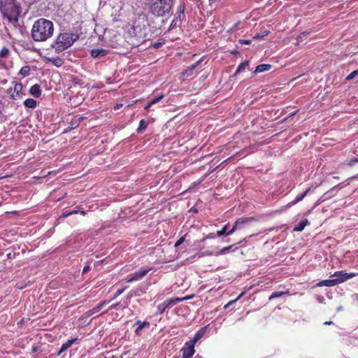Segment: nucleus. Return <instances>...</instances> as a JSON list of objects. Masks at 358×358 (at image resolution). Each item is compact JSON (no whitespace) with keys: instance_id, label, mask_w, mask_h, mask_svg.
Returning a JSON list of instances; mask_svg holds the SVG:
<instances>
[{"instance_id":"obj_37","label":"nucleus","mask_w":358,"mask_h":358,"mask_svg":"<svg viewBox=\"0 0 358 358\" xmlns=\"http://www.w3.org/2000/svg\"><path fill=\"white\" fill-rule=\"evenodd\" d=\"M239 43L241 44L250 45V44H251V41L248 40V39H241L239 41Z\"/></svg>"},{"instance_id":"obj_45","label":"nucleus","mask_w":358,"mask_h":358,"mask_svg":"<svg viewBox=\"0 0 358 358\" xmlns=\"http://www.w3.org/2000/svg\"><path fill=\"white\" fill-rule=\"evenodd\" d=\"M297 112H298V110H296V111L293 112L292 113H291V114L289 115V117H286V118H285V119L283 120V122H285L286 120H287L289 117H292V116H294V115H296Z\"/></svg>"},{"instance_id":"obj_19","label":"nucleus","mask_w":358,"mask_h":358,"mask_svg":"<svg viewBox=\"0 0 358 358\" xmlns=\"http://www.w3.org/2000/svg\"><path fill=\"white\" fill-rule=\"evenodd\" d=\"M205 332V328L200 329L199 331H196V333L194 334L193 339L190 341L189 343H192V344L195 345V343L203 336Z\"/></svg>"},{"instance_id":"obj_29","label":"nucleus","mask_w":358,"mask_h":358,"mask_svg":"<svg viewBox=\"0 0 358 358\" xmlns=\"http://www.w3.org/2000/svg\"><path fill=\"white\" fill-rule=\"evenodd\" d=\"M164 95L163 94H161L157 96L152 98L149 101L153 106L157 103L160 100H162L164 98Z\"/></svg>"},{"instance_id":"obj_6","label":"nucleus","mask_w":358,"mask_h":358,"mask_svg":"<svg viewBox=\"0 0 358 358\" xmlns=\"http://www.w3.org/2000/svg\"><path fill=\"white\" fill-rule=\"evenodd\" d=\"M191 298H192V296H185L183 298L175 297V298H172V299H168L166 301H164L163 303L158 305L157 313L162 314L165 311L166 308H167L168 307L171 306L178 302H181L182 301L188 300Z\"/></svg>"},{"instance_id":"obj_44","label":"nucleus","mask_w":358,"mask_h":358,"mask_svg":"<svg viewBox=\"0 0 358 358\" xmlns=\"http://www.w3.org/2000/svg\"><path fill=\"white\" fill-rule=\"evenodd\" d=\"M245 292H242L237 297L236 299H235L234 300H236V301H237L238 300H239L241 298H242L244 294H245Z\"/></svg>"},{"instance_id":"obj_13","label":"nucleus","mask_w":358,"mask_h":358,"mask_svg":"<svg viewBox=\"0 0 358 358\" xmlns=\"http://www.w3.org/2000/svg\"><path fill=\"white\" fill-rule=\"evenodd\" d=\"M312 187H313V186L308 187L303 193H302L300 195L296 196V197L293 201L289 202L287 204V206L290 207V206H292L298 203L299 202L301 201L306 196V195L311 191Z\"/></svg>"},{"instance_id":"obj_48","label":"nucleus","mask_w":358,"mask_h":358,"mask_svg":"<svg viewBox=\"0 0 358 358\" xmlns=\"http://www.w3.org/2000/svg\"><path fill=\"white\" fill-rule=\"evenodd\" d=\"M80 212L83 215H85L86 214V212L85 210H80Z\"/></svg>"},{"instance_id":"obj_54","label":"nucleus","mask_w":358,"mask_h":358,"mask_svg":"<svg viewBox=\"0 0 358 358\" xmlns=\"http://www.w3.org/2000/svg\"><path fill=\"white\" fill-rule=\"evenodd\" d=\"M32 351H34H34H36V348L33 347V348H32Z\"/></svg>"},{"instance_id":"obj_56","label":"nucleus","mask_w":358,"mask_h":358,"mask_svg":"<svg viewBox=\"0 0 358 358\" xmlns=\"http://www.w3.org/2000/svg\"><path fill=\"white\" fill-rule=\"evenodd\" d=\"M132 104H133V103H131V105H132ZM130 106H131V104H129V105H127V108H129Z\"/></svg>"},{"instance_id":"obj_5","label":"nucleus","mask_w":358,"mask_h":358,"mask_svg":"<svg viewBox=\"0 0 358 358\" xmlns=\"http://www.w3.org/2000/svg\"><path fill=\"white\" fill-rule=\"evenodd\" d=\"M129 43L133 46H138L146 41L145 29L140 26H133L127 33Z\"/></svg>"},{"instance_id":"obj_51","label":"nucleus","mask_w":358,"mask_h":358,"mask_svg":"<svg viewBox=\"0 0 358 358\" xmlns=\"http://www.w3.org/2000/svg\"><path fill=\"white\" fill-rule=\"evenodd\" d=\"M77 122H78V120H76L75 122H73H73L71 123V125H73L74 124H77Z\"/></svg>"},{"instance_id":"obj_52","label":"nucleus","mask_w":358,"mask_h":358,"mask_svg":"<svg viewBox=\"0 0 358 358\" xmlns=\"http://www.w3.org/2000/svg\"><path fill=\"white\" fill-rule=\"evenodd\" d=\"M77 122H78V120H76L75 122H73H73L71 123V125H73L74 124H77Z\"/></svg>"},{"instance_id":"obj_25","label":"nucleus","mask_w":358,"mask_h":358,"mask_svg":"<svg viewBox=\"0 0 358 358\" xmlns=\"http://www.w3.org/2000/svg\"><path fill=\"white\" fill-rule=\"evenodd\" d=\"M147 127L148 123L144 120H141L136 129V132L138 134L143 133L146 129Z\"/></svg>"},{"instance_id":"obj_21","label":"nucleus","mask_w":358,"mask_h":358,"mask_svg":"<svg viewBox=\"0 0 358 358\" xmlns=\"http://www.w3.org/2000/svg\"><path fill=\"white\" fill-rule=\"evenodd\" d=\"M234 245H231L224 247V248H222L220 251H218L216 254H213V252H206V255H210V256L211 255L218 256V255H221L223 254H226L227 252H228L229 251H230L232 249Z\"/></svg>"},{"instance_id":"obj_35","label":"nucleus","mask_w":358,"mask_h":358,"mask_svg":"<svg viewBox=\"0 0 358 358\" xmlns=\"http://www.w3.org/2000/svg\"><path fill=\"white\" fill-rule=\"evenodd\" d=\"M120 302H118V303H114L113 305H111L108 310H113V309H115V310H118L119 308H120Z\"/></svg>"},{"instance_id":"obj_30","label":"nucleus","mask_w":358,"mask_h":358,"mask_svg":"<svg viewBox=\"0 0 358 358\" xmlns=\"http://www.w3.org/2000/svg\"><path fill=\"white\" fill-rule=\"evenodd\" d=\"M30 71V68L28 66H24L21 68L20 70L19 74L22 75V76H27L29 75Z\"/></svg>"},{"instance_id":"obj_32","label":"nucleus","mask_w":358,"mask_h":358,"mask_svg":"<svg viewBox=\"0 0 358 358\" xmlns=\"http://www.w3.org/2000/svg\"><path fill=\"white\" fill-rule=\"evenodd\" d=\"M358 75V71L357 70H355L354 71H352V73H350L345 78L346 80H352L354 78H355L356 76Z\"/></svg>"},{"instance_id":"obj_15","label":"nucleus","mask_w":358,"mask_h":358,"mask_svg":"<svg viewBox=\"0 0 358 358\" xmlns=\"http://www.w3.org/2000/svg\"><path fill=\"white\" fill-rule=\"evenodd\" d=\"M338 281L336 278L321 280L317 284V287H333L338 285Z\"/></svg>"},{"instance_id":"obj_33","label":"nucleus","mask_w":358,"mask_h":358,"mask_svg":"<svg viewBox=\"0 0 358 358\" xmlns=\"http://www.w3.org/2000/svg\"><path fill=\"white\" fill-rule=\"evenodd\" d=\"M186 234L182 237H180L175 243L174 247L177 248L179 247L185 240Z\"/></svg>"},{"instance_id":"obj_43","label":"nucleus","mask_w":358,"mask_h":358,"mask_svg":"<svg viewBox=\"0 0 358 358\" xmlns=\"http://www.w3.org/2000/svg\"><path fill=\"white\" fill-rule=\"evenodd\" d=\"M90 268V266H85L83 269V273H87L89 271Z\"/></svg>"},{"instance_id":"obj_50","label":"nucleus","mask_w":358,"mask_h":358,"mask_svg":"<svg viewBox=\"0 0 358 358\" xmlns=\"http://www.w3.org/2000/svg\"><path fill=\"white\" fill-rule=\"evenodd\" d=\"M238 73H236V71L233 74L232 77H236L237 76Z\"/></svg>"},{"instance_id":"obj_49","label":"nucleus","mask_w":358,"mask_h":358,"mask_svg":"<svg viewBox=\"0 0 358 358\" xmlns=\"http://www.w3.org/2000/svg\"><path fill=\"white\" fill-rule=\"evenodd\" d=\"M213 237H214L213 235H211V236H208L207 237H206L205 238H203V241H205L206 238H213Z\"/></svg>"},{"instance_id":"obj_1","label":"nucleus","mask_w":358,"mask_h":358,"mask_svg":"<svg viewBox=\"0 0 358 358\" xmlns=\"http://www.w3.org/2000/svg\"><path fill=\"white\" fill-rule=\"evenodd\" d=\"M54 30V24L52 21L40 18L34 23L31 35L34 41L43 42L52 37Z\"/></svg>"},{"instance_id":"obj_39","label":"nucleus","mask_w":358,"mask_h":358,"mask_svg":"<svg viewBox=\"0 0 358 358\" xmlns=\"http://www.w3.org/2000/svg\"><path fill=\"white\" fill-rule=\"evenodd\" d=\"M236 301V300H231L230 301H229L224 306V309H227L228 308H229L231 305H233Z\"/></svg>"},{"instance_id":"obj_31","label":"nucleus","mask_w":358,"mask_h":358,"mask_svg":"<svg viewBox=\"0 0 358 358\" xmlns=\"http://www.w3.org/2000/svg\"><path fill=\"white\" fill-rule=\"evenodd\" d=\"M9 52V50L7 48H3L0 51V57L2 58L7 57Z\"/></svg>"},{"instance_id":"obj_58","label":"nucleus","mask_w":358,"mask_h":358,"mask_svg":"<svg viewBox=\"0 0 358 358\" xmlns=\"http://www.w3.org/2000/svg\"><path fill=\"white\" fill-rule=\"evenodd\" d=\"M356 274H357V275H358V273H356Z\"/></svg>"},{"instance_id":"obj_3","label":"nucleus","mask_w":358,"mask_h":358,"mask_svg":"<svg viewBox=\"0 0 358 358\" xmlns=\"http://www.w3.org/2000/svg\"><path fill=\"white\" fill-rule=\"evenodd\" d=\"M173 5V0H150V11L155 16L163 17L170 13Z\"/></svg>"},{"instance_id":"obj_12","label":"nucleus","mask_w":358,"mask_h":358,"mask_svg":"<svg viewBox=\"0 0 358 358\" xmlns=\"http://www.w3.org/2000/svg\"><path fill=\"white\" fill-rule=\"evenodd\" d=\"M186 348L182 349V358H190L195 352L194 345L192 343H186Z\"/></svg>"},{"instance_id":"obj_46","label":"nucleus","mask_w":358,"mask_h":358,"mask_svg":"<svg viewBox=\"0 0 358 358\" xmlns=\"http://www.w3.org/2000/svg\"><path fill=\"white\" fill-rule=\"evenodd\" d=\"M152 105L150 103V102L149 101L146 105L144 107V109L145 110H147L150 107H151Z\"/></svg>"},{"instance_id":"obj_24","label":"nucleus","mask_w":358,"mask_h":358,"mask_svg":"<svg viewBox=\"0 0 358 358\" xmlns=\"http://www.w3.org/2000/svg\"><path fill=\"white\" fill-rule=\"evenodd\" d=\"M24 105L28 108H34L36 107L37 102L35 99L29 98L24 100Z\"/></svg>"},{"instance_id":"obj_20","label":"nucleus","mask_w":358,"mask_h":358,"mask_svg":"<svg viewBox=\"0 0 358 358\" xmlns=\"http://www.w3.org/2000/svg\"><path fill=\"white\" fill-rule=\"evenodd\" d=\"M136 324H138L137 328L135 329V333L136 334H139L141 330L145 327H150V322L147 321L141 322V320H138L136 322Z\"/></svg>"},{"instance_id":"obj_17","label":"nucleus","mask_w":358,"mask_h":358,"mask_svg":"<svg viewBox=\"0 0 358 358\" xmlns=\"http://www.w3.org/2000/svg\"><path fill=\"white\" fill-rule=\"evenodd\" d=\"M30 94L36 98L39 97L41 95V87L38 84H35L30 87Z\"/></svg>"},{"instance_id":"obj_23","label":"nucleus","mask_w":358,"mask_h":358,"mask_svg":"<svg viewBox=\"0 0 358 358\" xmlns=\"http://www.w3.org/2000/svg\"><path fill=\"white\" fill-rule=\"evenodd\" d=\"M271 69V65L268 64H259L256 67L255 73H262L269 71Z\"/></svg>"},{"instance_id":"obj_10","label":"nucleus","mask_w":358,"mask_h":358,"mask_svg":"<svg viewBox=\"0 0 358 358\" xmlns=\"http://www.w3.org/2000/svg\"><path fill=\"white\" fill-rule=\"evenodd\" d=\"M332 276H338L339 278H337L336 279L338 280V284H340L341 282H343L346 281L348 279L352 278L355 276H357L356 273H344L343 271H336L334 273V274Z\"/></svg>"},{"instance_id":"obj_47","label":"nucleus","mask_w":358,"mask_h":358,"mask_svg":"<svg viewBox=\"0 0 358 358\" xmlns=\"http://www.w3.org/2000/svg\"><path fill=\"white\" fill-rule=\"evenodd\" d=\"M333 324V322H331V321L325 322L324 323V324H325V325H330V324Z\"/></svg>"},{"instance_id":"obj_11","label":"nucleus","mask_w":358,"mask_h":358,"mask_svg":"<svg viewBox=\"0 0 358 358\" xmlns=\"http://www.w3.org/2000/svg\"><path fill=\"white\" fill-rule=\"evenodd\" d=\"M204 57H201L199 61H197L195 64L189 66L187 69H185L182 72V76L185 78L191 77L195 73L196 69L201 64V63L203 61Z\"/></svg>"},{"instance_id":"obj_53","label":"nucleus","mask_w":358,"mask_h":358,"mask_svg":"<svg viewBox=\"0 0 358 358\" xmlns=\"http://www.w3.org/2000/svg\"><path fill=\"white\" fill-rule=\"evenodd\" d=\"M77 122H78V120H76L75 122H73H73L71 123V125H73L74 124H77Z\"/></svg>"},{"instance_id":"obj_27","label":"nucleus","mask_w":358,"mask_h":358,"mask_svg":"<svg viewBox=\"0 0 358 358\" xmlns=\"http://www.w3.org/2000/svg\"><path fill=\"white\" fill-rule=\"evenodd\" d=\"M289 292H273L268 297V299L269 300H272L275 298H278V297H280L285 294H288Z\"/></svg>"},{"instance_id":"obj_18","label":"nucleus","mask_w":358,"mask_h":358,"mask_svg":"<svg viewBox=\"0 0 358 358\" xmlns=\"http://www.w3.org/2000/svg\"><path fill=\"white\" fill-rule=\"evenodd\" d=\"M77 340V338H73L71 340H68L66 343H63L60 350L57 352V355H60L62 352L66 351L68 348H69Z\"/></svg>"},{"instance_id":"obj_2","label":"nucleus","mask_w":358,"mask_h":358,"mask_svg":"<svg viewBox=\"0 0 358 358\" xmlns=\"http://www.w3.org/2000/svg\"><path fill=\"white\" fill-rule=\"evenodd\" d=\"M0 11L9 22L16 23L19 20L22 8L16 0H1Z\"/></svg>"},{"instance_id":"obj_42","label":"nucleus","mask_w":358,"mask_h":358,"mask_svg":"<svg viewBox=\"0 0 358 358\" xmlns=\"http://www.w3.org/2000/svg\"><path fill=\"white\" fill-rule=\"evenodd\" d=\"M132 296H133V295H132V294H129L128 295V296H127V301L124 302V303H125V306H125V307H127V306H128V305H129V299H130V298H131V297H132Z\"/></svg>"},{"instance_id":"obj_38","label":"nucleus","mask_w":358,"mask_h":358,"mask_svg":"<svg viewBox=\"0 0 358 358\" xmlns=\"http://www.w3.org/2000/svg\"><path fill=\"white\" fill-rule=\"evenodd\" d=\"M126 288H127V287H124V288H122V289H118V290L116 292L115 295V296H114V298H113V299H115V298H116L117 296H118L121 295V294L124 292V291L125 290V289H126Z\"/></svg>"},{"instance_id":"obj_14","label":"nucleus","mask_w":358,"mask_h":358,"mask_svg":"<svg viewBox=\"0 0 358 358\" xmlns=\"http://www.w3.org/2000/svg\"><path fill=\"white\" fill-rule=\"evenodd\" d=\"M108 303V301L104 300V301H101L99 303L97 304V306H96L94 308L92 309H90L89 310H87L86 312V315L87 317H90V316H92L93 315H94L95 313H96L97 312H99V310H101V309L102 308V307L107 304Z\"/></svg>"},{"instance_id":"obj_4","label":"nucleus","mask_w":358,"mask_h":358,"mask_svg":"<svg viewBox=\"0 0 358 358\" xmlns=\"http://www.w3.org/2000/svg\"><path fill=\"white\" fill-rule=\"evenodd\" d=\"M78 39V35L71 32L59 34L56 39V48L57 51H63L71 47Z\"/></svg>"},{"instance_id":"obj_22","label":"nucleus","mask_w":358,"mask_h":358,"mask_svg":"<svg viewBox=\"0 0 358 358\" xmlns=\"http://www.w3.org/2000/svg\"><path fill=\"white\" fill-rule=\"evenodd\" d=\"M308 219H305L301 222H299L294 228V231H302L304 228L306 227V226L308 224Z\"/></svg>"},{"instance_id":"obj_9","label":"nucleus","mask_w":358,"mask_h":358,"mask_svg":"<svg viewBox=\"0 0 358 358\" xmlns=\"http://www.w3.org/2000/svg\"><path fill=\"white\" fill-rule=\"evenodd\" d=\"M22 85L20 83H16L13 87H10L8 92L10 94V97L13 100L18 99L22 97Z\"/></svg>"},{"instance_id":"obj_34","label":"nucleus","mask_w":358,"mask_h":358,"mask_svg":"<svg viewBox=\"0 0 358 358\" xmlns=\"http://www.w3.org/2000/svg\"><path fill=\"white\" fill-rule=\"evenodd\" d=\"M308 35H309V32H307V31H303L302 32L299 36H298V37L296 38V40L298 42H301L302 41V38L304 37V36H307Z\"/></svg>"},{"instance_id":"obj_8","label":"nucleus","mask_w":358,"mask_h":358,"mask_svg":"<svg viewBox=\"0 0 358 358\" xmlns=\"http://www.w3.org/2000/svg\"><path fill=\"white\" fill-rule=\"evenodd\" d=\"M152 270V268H141L134 273L130 275V278L127 280V282H132L137 281L144 278L149 271Z\"/></svg>"},{"instance_id":"obj_26","label":"nucleus","mask_w":358,"mask_h":358,"mask_svg":"<svg viewBox=\"0 0 358 358\" xmlns=\"http://www.w3.org/2000/svg\"><path fill=\"white\" fill-rule=\"evenodd\" d=\"M228 227V224L224 225L220 230L217 231V236H229L231 235L232 234H229V231H227Z\"/></svg>"},{"instance_id":"obj_16","label":"nucleus","mask_w":358,"mask_h":358,"mask_svg":"<svg viewBox=\"0 0 358 358\" xmlns=\"http://www.w3.org/2000/svg\"><path fill=\"white\" fill-rule=\"evenodd\" d=\"M108 50L105 49H93L91 50V56L93 58L102 57L107 55Z\"/></svg>"},{"instance_id":"obj_28","label":"nucleus","mask_w":358,"mask_h":358,"mask_svg":"<svg viewBox=\"0 0 358 358\" xmlns=\"http://www.w3.org/2000/svg\"><path fill=\"white\" fill-rule=\"evenodd\" d=\"M249 66V61H245L240 64L236 69V73H239L241 71H244L246 67Z\"/></svg>"},{"instance_id":"obj_57","label":"nucleus","mask_w":358,"mask_h":358,"mask_svg":"<svg viewBox=\"0 0 358 358\" xmlns=\"http://www.w3.org/2000/svg\"><path fill=\"white\" fill-rule=\"evenodd\" d=\"M3 178V176L0 177V178Z\"/></svg>"},{"instance_id":"obj_7","label":"nucleus","mask_w":358,"mask_h":358,"mask_svg":"<svg viewBox=\"0 0 358 358\" xmlns=\"http://www.w3.org/2000/svg\"><path fill=\"white\" fill-rule=\"evenodd\" d=\"M255 220H256V219L253 217H240L237 219L233 228L229 231V234H234L236 230L243 229L246 224Z\"/></svg>"},{"instance_id":"obj_36","label":"nucleus","mask_w":358,"mask_h":358,"mask_svg":"<svg viewBox=\"0 0 358 358\" xmlns=\"http://www.w3.org/2000/svg\"><path fill=\"white\" fill-rule=\"evenodd\" d=\"M78 210H72V211H69L68 213H64V215H62L63 217H67L69 215H74V214H76L78 213Z\"/></svg>"},{"instance_id":"obj_41","label":"nucleus","mask_w":358,"mask_h":358,"mask_svg":"<svg viewBox=\"0 0 358 358\" xmlns=\"http://www.w3.org/2000/svg\"><path fill=\"white\" fill-rule=\"evenodd\" d=\"M122 106H123L122 103H117V104L114 106L113 109L115 110H117L120 109V108H122Z\"/></svg>"},{"instance_id":"obj_40","label":"nucleus","mask_w":358,"mask_h":358,"mask_svg":"<svg viewBox=\"0 0 358 358\" xmlns=\"http://www.w3.org/2000/svg\"><path fill=\"white\" fill-rule=\"evenodd\" d=\"M357 162H358V159L357 158H353V159H352L350 161L349 165L352 166V165H354Z\"/></svg>"},{"instance_id":"obj_55","label":"nucleus","mask_w":358,"mask_h":358,"mask_svg":"<svg viewBox=\"0 0 358 358\" xmlns=\"http://www.w3.org/2000/svg\"><path fill=\"white\" fill-rule=\"evenodd\" d=\"M213 171H214V170H212V171H211V170H209V171L208 172V173H212Z\"/></svg>"},{"instance_id":"obj_59","label":"nucleus","mask_w":358,"mask_h":358,"mask_svg":"<svg viewBox=\"0 0 358 358\" xmlns=\"http://www.w3.org/2000/svg\"><path fill=\"white\" fill-rule=\"evenodd\" d=\"M357 71H358V69H357Z\"/></svg>"}]
</instances>
